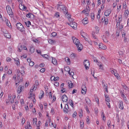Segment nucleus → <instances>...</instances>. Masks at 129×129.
Returning a JSON list of instances; mask_svg holds the SVG:
<instances>
[{
    "mask_svg": "<svg viewBox=\"0 0 129 129\" xmlns=\"http://www.w3.org/2000/svg\"><path fill=\"white\" fill-rule=\"evenodd\" d=\"M72 39L73 40L74 43L76 45L78 51H81L83 49V46L80 42L79 40L74 37L72 38Z\"/></svg>",
    "mask_w": 129,
    "mask_h": 129,
    "instance_id": "obj_1",
    "label": "nucleus"
},
{
    "mask_svg": "<svg viewBox=\"0 0 129 129\" xmlns=\"http://www.w3.org/2000/svg\"><path fill=\"white\" fill-rule=\"evenodd\" d=\"M16 26L17 28L21 32H23L24 31V28L20 23H17Z\"/></svg>",
    "mask_w": 129,
    "mask_h": 129,
    "instance_id": "obj_2",
    "label": "nucleus"
},
{
    "mask_svg": "<svg viewBox=\"0 0 129 129\" xmlns=\"http://www.w3.org/2000/svg\"><path fill=\"white\" fill-rule=\"evenodd\" d=\"M6 9L8 13L9 14L10 16L12 17H13L14 15L12 12V10L9 6L8 5L6 7Z\"/></svg>",
    "mask_w": 129,
    "mask_h": 129,
    "instance_id": "obj_3",
    "label": "nucleus"
},
{
    "mask_svg": "<svg viewBox=\"0 0 129 129\" xmlns=\"http://www.w3.org/2000/svg\"><path fill=\"white\" fill-rule=\"evenodd\" d=\"M84 64L86 70L88 69L89 67L90 62L88 60H85L83 62Z\"/></svg>",
    "mask_w": 129,
    "mask_h": 129,
    "instance_id": "obj_4",
    "label": "nucleus"
},
{
    "mask_svg": "<svg viewBox=\"0 0 129 129\" xmlns=\"http://www.w3.org/2000/svg\"><path fill=\"white\" fill-rule=\"evenodd\" d=\"M68 25H70L74 29H76L77 28V24L74 22H71L70 23H68Z\"/></svg>",
    "mask_w": 129,
    "mask_h": 129,
    "instance_id": "obj_5",
    "label": "nucleus"
},
{
    "mask_svg": "<svg viewBox=\"0 0 129 129\" xmlns=\"http://www.w3.org/2000/svg\"><path fill=\"white\" fill-rule=\"evenodd\" d=\"M19 7L20 10H25L26 9V7L22 3L20 4L19 5Z\"/></svg>",
    "mask_w": 129,
    "mask_h": 129,
    "instance_id": "obj_6",
    "label": "nucleus"
},
{
    "mask_svg": "<svg viewBox=\"0 0 129 129\" xmlns=\"http://www.w3.org/2000/svg\"><path fill=\"white\" fill-rule=\"evenodd\" d=\"M62 100L63 102H66L67 101L68 97L66 95L64 94L62 96Z\"/></svg>",
    "mask_w": 129,
    "mask_h": 129,
    "instance_id": "obj_7",
    "label": "nucleus"
},
{
    "mask_svg": "<svg viewBox=\"0 0 129 129\" xmlns=\"http://www.w3.org/2000/svg\"><path fill=\"white\" fill-rule=\"evenodd\" d=\"M111 12V10H106L104 12V15L106 16H108Z\"/></svg>",
    "mask_w": 129,
    "mask_h": 129,
    "instance_id": "obj_8",
    "label": "nucleus"
},
{
    "mask_svg": "<svg viewBox=\"0 0 129 129\" xmlns=\"http://www.w3.org/2000/svg\"><path fill=\"white\" fill-rule=\"evenodd\" d=\"M69 109L68 106L67 104H66L65 105V107L63 109V111L64 112L66 113L68 112L69 111L68 109Z\"/></svg>",
    "mask_w": 129,
    "mask_h": 129,
    "instance_id": "obj_9",
    "label": "nucleus"
},
{
    "mask_svg": "<svg viewBox=\"0 0 129 129\" xmlns=\"http://www.w3.org/2000/svg\"><path fill=\"white\" fill-rule=\"evenodd\" d=\"M24 88V87L23 86H21V85H19L18 87L17 92L18 93H20L22 90Z\"/></svg>",
    "mask_w": 129,
    "mask_h": 129,
    "instance_id": "obj_10",
    "label": "nucleus"
},
{
    "mask_svg": "<svg viewBox=\"0 0 129 129\" xmlns=\"http://www.w3.org/2000/svg\"><path fill=\"white\" fill-rule=\"evenodd\" d=\"M87 20V18H85L82 20V22L84 24H86L88 23V21Z\"/></svg>",
    "mask_w": 129,
    "mask_h": 129,
    "instance_id": "obj_11",
    "label": "nucleus"
},
{
    "mask_svg": "<svg viewBox=\"0 0 129 129\" xmlns=\"http://www.w3.org/2000/svg\"><path fill=\"white\" fill-rule=\"evenodd\" d=\"M99 48L101 49H105L106 48V46L104 45L102 43H100L99 45Z\"/></svg>",
    "mask_w": 129,
    "mask_h": 129,
    "instance_id": "obj_12",
    "label": "nucleus"
},
{
    "mask_svg": "<svg viewBox=\"0 0 129 129\" xmlns=\"http://www.w3.org/2000/svg\"><path fill=\"white\" fill-rule=\"evenodd\" d=\"M65 7L64 5H60L58 4V9H59L61 11L62 10L64 9V8Z\"/></svg>",
    "mask_w": 129,
    "mask_h": 129,
    "instance_id": "obj_13",
    "label": "nucleus"
},
{
    "mask_svg": "<svg viewBox=\"0 0 129 129\" xmlns=\"http://www.w3.org/2000/svg\"><path fill=\"white\" fill-rule=\"evenodd\" d=\"M88 9L87 8L86 9H85L84 10H83L82 11V12L83 13H85V14H87V15H88V11H89V7H88Z\"/></svg>",
    "mask_w": 129,
    "mask_h": 129,
    "instance_id": "obj_14",
    "label": "nucleus"
},
{
    "mask_svg": "<svg viewBox=\"0 0 129 129\" xmlns=\"http://www.w3.org/2000/svg\"><path fill=\"white\" fill-rule=\"evenodd\" d=\"M65 60L68 64H70V59L68 57H66L65 58Z\"/></svg>",
    "mask_w": 129,
    "mask_h": 129,
    "instance_id": "obj_15",
    "label": "nucleus"
},
{
    "mask_svg": "<svg viewBox=\"0 0 129 129\" xmlns=\"http://www.w3.org/2000/svg\"><path fill=\"white\" fill-rule=\"evenodd\" d=\"M119 108L121 110H122L123 109V102H120L119 103Z\"/></svg>",
    "mask_w": 129,
    "mask_h": 129,
    "instance_id": "obj_16",
    "label": "nucleus"
},
{
    "mask_svg": "<svg viewBox=\"0 0 129 129\" xmlns=\"http://www.w3.org/2000/svg\"><path fill=\"white\" fill-rule=\"evenodd\" d=\"M37 121V120L36 118H33V124L34 126H35L36 124Z\"/></svg>",
    "mask_w": 129,
    "mask_h": 129,
    "instance_id": "obj_17",
    "label": "nucleus"
},
{
    "mask_svg": "<svg viewBox=\"0 0 129 129\" xmlns=\"http://www.w3.org/2000/svg\"><path fill=\"white\" fill-rule=\"evenodd\" d=\"M18 50L19 52H21L22 50L23 47L20 44H19L18 46Z\"/></svg>",
    "mask_w": 129,
    "mask_h": 129,
    "instance_id": "obj_18",
    "label": "nucleus"
},
{
    "mask_svg": "<svg viewBox=\"0 0 129 129\" xmlns=\"http://www.w3.org/2000/svg\"><path fill=\"white\" fill-rule=\"evenodd\" d=\"M35 50V48L33 46H31L30 47V51L31 53H33Z\"/></svg>",
    "mask_w": 129,
    "mask_h": 129,
    "instance_id": "obj_19",
    "label": "nucleus"
},
{
    "mask_svg": "<svg viewBox=\"0 0 129 129\" xmlns=\"http://www.w3.org/2000/svg\"><path fill=\"white\" fill-rule=\"evenodd\" d=\"M85 101L86 102V103L88 104H90V101L88 97H86L85 98Z\"/></svg>",
    "mask_w": 129,
    "mask_h": 129,
    "instance_id": "obj_20",
    "label": "nucleus"
},
{
    "mask_svg": "<svg viewBox=\"0 0 129 129\" xmlns=\"http://www.w3.org/2000/svg\"><path fill=\"white\" fill-rule=\"evenodd\" d=\"M48 42L49 43L51 44H52L54 43H55V40L51 39H49Z\"/></svg>",
    "mask_w": 129,
    "mask_h": 129,
    "instance_id": "obj_21",
    "label": "nucleus"
},
{
    "mask_svg": "<svg viewBox=\"0 0 129 129\" xmlns=\"http://www.w3.org/2000/svg\"><path fill=\"white\" fill-rule=\"evenodd\" d=\"M52 62L54 65H56L57 64V60L55 58H52Z\"/></svg>",
    "mask_w": 129,
    "mask_h": 129,
    "instance_id": "obj_22",
    "label": "nucleus"
},
{
    "mask_svg": "<svg viewBox=\"0 0 129 129\" xmlns=\"http://www.w3.org/2000/svg\"><path fill=\"white\" fill-rule=\"evenodd\" d=\"M20 71L19 70H18L17 71V79L19 80V79H20Z\"/></svg>",
    "mask_w": 129,
    "mask_h": 129,
    "instance_id": "obj_23",
    "label": "nucleus"
},
{
    "mask_svg": "<svg viewBox=\"0 0 129 129\" xmlns=\"http://www.w3.org/2000/svg\"><path fill=\"white\" fill-rule=\"evenodd\" d=\"M35 87V86H34V87L33 86V89H31L30 90V95L32 97H33V95H32L33 91V90L34 89L35 90H36V88L34 89V88Z\"/></svg>",
    "mask_w": 129,
    "mask_h": 129,
    "instance_id": "obj_24",
    "label": "nucleus"
},
{
    "mask_svg": "<svg viewBox=\"0 0 129 129\" xmlns=\"http://www.w3.org/2000/svg\"><path fill=\"white\" fill-rule=\"evenodd\" d=\"M81 35L84 38H85L86 37H87V35L86 33L83 32H81Z\"/></svg>",
    "mask_w": 129,
    "mask_h": 129,
    "instance_id": "obj_25",
    "label": "nucleus"
},
{
    "mask_svg": "<svg viewBox=\"0 0 129 129\" xmlns=\"http://www.w3.org/2000/svg\"><path fill=\"white\" fill-rule=\"evenodd\" d=\"M41 92L42 94L41 95H40L39 96V98L40 99H41L44 96V93L43 91L42 90L41 91Z\"/></svg>",
    "mask_w": 129,
    "mask_h": 129,
    "instance_id": "obj_26",
    "label": "nucleus"
},
{
    "mask_svg": "<svg viewBox=\"0 0 129 129\" xmlns=\"http://www.w3.org/2000/svg\"><path fill=\"white\" fill-rule=\"evenodd\" d=\"M24 67H21V68L22 69L21 70H20V73L22 76L24 75L25 73L24 71V70L23 69H22Z\"/></svg>",
    "mask_w": 129,
    "mask_h": 129,
    "instance_id": "obj_27",
    "label": "nucleus"
},
{
    "mask_svg": "<svg viewBox=\"0 0 129 129\" xmlns=\"http://www.w3.org/2000/svg\"><path fill=\"white\" fill-rule=\"evenodd\" d=\"M69 86V87L72 88L73 86V83H72V82L70 81L69 82H68Z\"/></svg>",
    "mask_w": 129,
    "mask_h": 129,
    "instance_id": "obj_28",
    "label": "nucleus"
},
{
    "mask_svg": "<svg viewBox=\"0 0 129 129\" xmlns=\"http://www.w3.org/2000/svg\"><path fill=\"white\" fill-rule=\"evenodd\" d=\"M120 93L121 94V96L126 101L125 96L124 94L123 93V92L122 91H121L120 92Z\"/></svg>",
    "mask_w": 129,
    "mask_h": 129,
    "instance_id": "obj_29",
    "label": "nucleus"
},
{
    "mask_svg": "<svg viewBox=\"0 0 129 129\" xmlns=\"http://www.w3.org/2000/svg\"><path fill=\"white\" fill-rule=\"evenodd\" d=\"M4 36L5 37L8 38H11L10 34H5Z\"/></svg>",
    "mask_w": 129,
    "mask_h": 129,
    "instance_id": "obj_30",
    "label": "nucleus"
},
{
    "mask_svg": "<svg viewBox=\"0 0 129 129\" xmlns=\"http://www.w3.org/2000/svg\"><path fill=\"white\" fill-rule=\"evenodd\" d=\"M62 11H63L64 14H67L68 13L67 9L66 7L64 8V9L62 10Z\"/></svg>",
    "mask_w": 129,
    "mask_h": 129,
    "instance_id": "obj_31",
    "label": "nucleus"
},
{
    "mask_svg": "<svg viewBox=\"0 0 129 129\" xmlns=\"http://www.w3.org/2000/svg\"><path fill=\"white\" fill-rule=\"evenodd\" d=\"M129 14V12L128 11V9H127L125 11L124 15L125 16H127Z\"/></svg>",
    "mask_w": 129,
    "mask_h": 129,
    "instance_id": "obj_32",
    "label": "nucleus"
},
{
    "mask_svg": "<svg viewBox=\"0 0 129 129\" xmlns=\"http://www.w3.org/2000/svg\"><path fill=\"white\" fill-rule=\"evenodd\" d=\"M102 37L104 42L106 43H107L108 42V40L106 38L105 36L104 35Z\"/></svg>",
    "mask_w": 129,
    "mask_h": 129,
    "instance_id": "obj_33",
    "label": "nucleus"
},
{
    "mask_svg": "<svg viewBox=\"0 0 129 129\" xmlns=\"http://www.w3.org/2000/svg\"><path fill=\"white\" fill-rule=\"evenodd\" d=\"M34 15L32 13H29L28 14H27L26 15V17L28 18H30L31 16H33Z\"/></svg>",
    "mask_w": 129,
    "mask_h": 129,
    "instance_id": "obj_34",
    "label": "nucleus"
},
{
    "mask_svg": "<svg viewBox=\"0 0 129 129\" xmlns=\"http://www.w3.org/2000/svg\"><path fill=\"white\" fill-rule=\"evenodd\" d=\"M25 23L26 26L28 27H29V25H31V22L29 21H28L27 22H25Z\"/></svg>",
    "mask_w": 129,
    "mask_h": 129,
    "instance_id": "obj_35",
    "label": "nucleus"
},
{
    "mask_svg": "<svg viewBox=\"0 0 129 129\" xmlns=\"http://www.w3.org/2000/svg\"><path fill=\"white\" fill-rule=\"evenodd\" d=\"M53 78V79H54V81L58 80L59 79V78L58 77H55L54 76H52L51 77L50 79H52Z\"/></svg>",
    "mask_w": 129,
    "mask_h": 129,
    "instance_id": "obj_36",
    "label": "nucleus"
},
{
    "mask_svg": "<svg viewBox=\"0 0 129 129\" xmlns=\"http://www.w3.org/2000/svg\"><path fill=\"white\" fill-rule=\"evenodd\" d=\"M82 89H84V90H87V88L86 87V86L84 85L83 84L81 87Z\"/></svg>",
    "mask_w": 129,
    "mask_h": 129,
    "instance_id": "obj_37",
    "label": "nucleus"
},
{
    "mask_svg": "<svg viewBox=\"0 0 129 129\" xmlns=\"http://www.w3.org/2000/svg\"><path fill=\"white\" fill-rule=\"evenodd\" d=\"M57 33L55 32L52 33L51 34V36L53 37H54L56 36Z\"/></svg>",
    "mask_w": 129,
    "mask_h": 129,
    "instance_id": "obj_38",
    "label": "nucleus"
},
{
    "mask_svg": "<svg viewBox=\"0 0 129 129\" xmlns=\"http://www.w3.org/2000/svg\"><path fill=\"white\" fill-rule=\"evenodd\" d=\"M104 20L105 21V24H107L108 22V18H105L104 19Z\"/></svg>",
    "mask_w": 129,
    "mask_h": 129,
    "instance_id": "obj_39",
    "label": "nucleus"
},
{
    "mask_svg": "<svg viewBox=\"0 0 129 129\" xmlns=\"http://www.w3.org/2000/svg\"><path fill=\"white\" fill-rule=\"evenodd\" d=\"M111 121L110 120H109L107 122V125L109 127H110L111 125L110 124Z\"/></svg>",
    "mask_w": 129,
    "mask_h": 129,
    "instance_id": "obj_40",
    "label": "nucleus"
},
{
    "mask_svg": "<svg viewBox=\"0 0 129 129\" xmlns=\"http://www.w3.org/2000/svg\"><path fill=\"white\" fill-rule=\"evenodd\" d=\"M114 75L116 76V78L118 79L119 78V77H120L119 75L117 73H114Z\"/></svg>",
    "mask_w": 129,
    "mask_h": 129,
    "instance_id": "obj_41",
    "label": "nucleus"
},
{
    "mask_svg": "<svg viewBox=\"0 0 129 129\" xmlns=\"http://www.w3.org/2000/svg\"><path fill=\"white\" fill-rule=\"evenodd\" d=\"M95 28L96 29V31L95 33L96 34H98L99 30V27L96 26L95 27Z\"/></svg>",
    "mask_w": 129,
    "mask_h": 129,
    "instance_id": "obj_42",
    "label": "nucleus"
},
{
    "mask_svg": "<svg viewBox=\"0 0 129 129\" xmlns=\"http://www.w3.org/2000/svg\"><path fill=\"white\" fill-rule=\"evenodd\" d=\"M55 16L57 17H59L60 16L59 13L58 12H56L55 14Z\"/></svg>",
    "mask_w": 129,
    "mask_h": 129,
    "instance_id": "obj_43",
    "label": "nucleus"
},
{
    "mask_svg": "<svg viewBox=\"0 0 129 129\" xmlns=\"http://www.w3.org/2000/svg\"><path fill=\"white\" fill-rule=\"evenodd\" d=\"M92 36L94 39H96V36H95V32L94 31L92 32Z\"/></svg>",
    "mask_w": 129,
    "mask_h": 129,
    "instance_id": "obj_44",
    "label": "nucleus"
},
{
    "mask_svg": "<svg viewBox=\"0 0 129 129\" xmlns=\"http://www.w3.org/2000/svg\"><path fill=\"white\" fill-rule=\"evenodd\" d=\"M34 62L32 61H31L29 63V66H33L34 65Z\"/></svg>",
    "mask_w": 129,
    "mask_h": 129,
    "instance_id": "obj_45",
    "label": "nucleus"
},
{
    "mask_svg": "<svg viewBox=\"0 0 129 129\" xmlns=\"http://www.w3.org/2000/svg\"><path fill=\"white\" fill-rule=\"evenodd\" d=\"M42 56L44 57L45 58L48 59L49 57V56L47 54H45L42 55Z\"/></svg>",
    "mask_w": 129,
    "mask_h": 129,
    "instance_id": "obj_46",
    "label": "nucleus"
},
{
    "mask_svg": "<svg viewBox=\"0 0 129 129\" xmlns=\"http://www.w3.org/2000/svg\"><path fill=\"white\" fill-rule=\"evenodd\" d=\"M102 83L103 87H104V88H106V87H108L107 84H106V85L105 84H104L103 81H102Z\"/></svg>",
    "mask_w": 129,
    "mask_h": 129,
    "instance_id": "obj_47",
    "label": "nucleus"
},
{
    "mask_svg": "<svg viewBox=\"0 0 129 129\" xmlns=\"http://www.w3.org/2000/svg\"><path fill=\"white\" fill-rule=\"evenodd\" d=\"M6 24L9 27V26H11V25L10 22L9 21H8L7 19V21L6 22Z\"/></svg>",
    "mask_w": 129,
    "mask_h": 129,
    "instance_id": "obj_48",
    "label": "nucleus"
},
{
    "mask_svg": "<svg viewBox=\"0 0 129 129\" xmlns=\"http://www.w3.org/2000/svg\"><path fill=\"white\" fill-rule=\"evenodd\" d=\"M84 122H83L82 123V122L81 121H80V127L82 128H83L84 127Z\"/></svg>",
    "mask_w": 129,
    "mask_h": 129,
    "instance_id": "obj_49",
    "label": "nucleus"
},
{
    "mask_svg": "<svg viewBox=\"0 0 129 129\" xmlns=\"http://www.w3.org/2000/svg\"><path fill=\"white\" fill-rule=\"evenodd\" d=\"M102 116L103 117V120H104L105 119V115L104 114V113L103 112L102 113Z\"/></svg>",
    "mask_w": 129,
    "mask_h": 129,
    "instance_id": "obj_50",
    "label": "nucleus"
},
{
    "mask_svg": "<svg viewBox=\"0 0 129 129\" xmlns=\"http://www.w3.org/2000/svg\"><path fill=\"white\" fill-rule=\"evenodd\" d=\"M105 101L107 102H110V98L108 97L106 98H105Z\"/></svg>",
    "mask_w": 129,
    "mask_h": 129,
    "instance_id": "obj_51",
    "label": "nucleus"
},
{
    "mask_svg": "<svg viewBox=\"0 0 129 129\" xmlns=\"http://www.w3.org/2000/svg\"><path fill=\"white\" fill-rule=\"evenodd\" d=\"M68 19L69 20V21L70 22V23L71 22H73V19L72 18H71V17H70L69 18H68Z\"/></svg>",
    "mask_w": 129,
    "mask_h": 129,
    "instance_id": "obj_52",
    "label": "nucleus"
},
{
    "mask_svg": "<svg viewBox=\"0 0 129 129\" xmlns=\"http://www.w3.org/2000/svg\"><path fill=\"white\" fill-rule=\"evenodd\" d=\"M87 90H84V89H82V93L84 94H86Z\"/></svg>",
    "mask_w": 129,
    "mask_h": 129,
    "instance_id": "obj_53",
    "label": "nucleus"
},
{
    "mask_svg": "<svg viewBox=\"0 0 129 129\" xmlns=\"http://www.w3.org/2000/svg\"><path fill=\"white\" fill-rule=\"evenodd\" d=\"M91 18L92 19H94V14L93 13H91Z\"/></svg>",
    "mask_w": 129,
    "mask_h": 129,
    "instance_id": "obj_54",
    "label": "nucleus"
},
{
    "mask_svg": "<svg viewBox=\"0 0 129 129\" xmlns=\"http://www.w3.org/2000/svg\"><path fill=\"white\" fill-rule=\"evenodd\" d=\"M77 114V113L76 112V111H75V112H74V113L73 114V115H72L73 117L74 118V117H75L76 116Z\"/></svg>",
    "mask_w": 129,
    "mask_h": 129,
    "instance_id": "obj_55",
    "label": "nucleus"
},
{
    "mask_svg": "<svg viewBox=\"0 0 129 129\" xmlns=\"http://www.w3.org/2000/svg\"><path fill=\"white\" fill-rule=\"evenodd\" d=\"M45 70V69L44 68H42L40 70V71L41 72L43 73L44 72Z\"/></svg>",
    "mask_w": 129,
    "mask_h": 129,
    "instance_id": "obj_56",
    "label": "nucleus"
},
{
    "mask_svg": "<svg viewBox=\"0 0 129 129\" xmlns=\"http://www.w3.org/2000/svg\"><path fill=\"white\" fill-rule=\"evenodd\" d=\"M123 8H124L125 9H126V5L125 3H123Z\"/></svg>",
    "mask_w": 129,
    "mask_h": 129,
    "instance_id": "obj_57",
    "label": "nucleus"
},
{
    "mask_svg": "<svg viewBox=\"0 0 129 129\" xmlns=\"http://www.w3.org/2000/svg\"><path fill=\"white\" fill-rule=\"evenodd\" d=\"M70 102H72L70 103V104L72 107H73V103L72 101L71 100H70Z\"/></svg>",
    "mask_w": 129,
    "mask_h": 129,
    "instance_id": "obj_58",
    "label": "nucleus"
},
{
    "mask_svg": "<svg viewBox=\"0 0 129 129\" xmlns=\"http://www.w3.org/2000/svg\"><path fill=\"white\" fill-rule=\"evenodd\" d=\"M66 16V17L68 18H69L70 17H71V15L69 14H65Z\"/></svg>",
    "mask_w": 129,
    "mask_h": 129,
    "instance_id": "obj_59",
    "label": "nucleus"
},
{
    "mask_svg": "<svg viewBox=\"0 0 129 129\" xmlns=\"http://www.w3.org/2000/svg\"><path fill=\"white\" fill-rule=\"evenodd\" d=\"M52 93L51 92H50L49 93V95L50 98L52 99Z\"/></svg>",
    "mask_w": 129,
    "mask_h": 129,
    "instance_id": "obj_60",
    "label": "nucleus"
},
{
    "mask_svg": "<svg viewBox=\"0 0 129 129\" xmlns=\"http://www.w3.org/2000/svg\"><path fill=\"white\" fill-rule=\"evenodd\" d=\"M93 59L94 61V62H98V63H100V62H98V60L96 59V58L95 57H94L93 58Z\"/></svg>",
    "mask_w": 129,
    "mask_h": 129,
    "instance_id": "obj_61",
    "label": "nucleus"
},
{
    "mask_svg": "<svg viewBox=\"0 0 129 129\" xmlns=\"http://www.w3.org/2000/svg\"><path fill=\"white\" fill-rule=\"evenodd\" d=\"M27 124H28V126H29V127H28V128L31 129V126L29 121L27 122Z\"/></svg>",
    "mask_w": 129,
    "mask_h": 129,
    "instance_id": "obj_62",
    "label": "nucleus"
},
{
    "mask_svg": "<svg viewBox=\"0 0 129 129\" xmlns=\"http://www.w3.org/2000/svg\"><path fill=\"white\" fill-rule=\"evenodd\" d=\"M119 55H122L123 54V52L122 51H120L119 52Z\"/></svg>",
    "mask_w": 129,
    "mask_h": 129,
    "instance_id": "obj_63",
    "label": "nucleus"
},
{
    "mask_svg": "<svg viewBox=\"0 0 129 129\" xmlns=\"http://www.w3.org/2000/svg\"><path fill=\"white\" fill-rule=\"evenodd\" d=\"M11 60V59L9 57H7L6 58V60L8 62H9Z\"/></svg>",
    "mask_w": 129,
    "mask_h": 129,
    "instance_id": "obj_64",
    "label": "nucleus"
}]
</instances>
